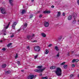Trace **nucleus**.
<instances>
[{"mask_svg":"<svg viewBox=\"0 0 79 79\" xmlns=\"http://www.w3.org/2000/svg\"><path fill=\"white\" fill-rule=\"evenodd\" d=\"M27 11V10H22V11L21 13L22 14H25L26 13V12Z\"/></svg>","mask_w":79,"mask_h":79,"instance_id":"f8f14e48","label":"nucleus"},{"mask_svg":"<svg viewBox=\"0 0 79 79\" xmlns=\"http://www.w3.org/2000/svg\"><path fill=\"white\" fill-rule=\"evenodd\" d=\"M46 68H45L44 69H36L34 70L35 71V72H37L38 73H41V72H42L43 71H44L45 70V69H46Z\"/></svg>","mask_w":79,"mask_h":79,"instance_id":"20e7f679","label":"nucleus"},{"mask_svg":"<svg viewBox=\"0 0 79 79\" xmlns=\"http://www.w3.org/2000/svg\"><path fill=\"white\" fill-rule=\"evenodd\" d=\"M61 15V12H58V14L57 15V17H59Z\"/></svg>","mask_w":79,"mask_h":79,"instance_id":"dca6fc26","label":"nucleus"},{"mask_svg":"<svg viewBox=\"0 0 79 79\" xmlns=\"http://www.w3.org/2000/svg\"><path fill=\"white\" fill-rule=\"evenodd\" d=\"M44 26L45 27H47L49 26V23L48 22L45 21L44 23Z\"/></svg>","mask_w":79,"mask_h":79,"instance_id":"0eeeda50","label":"nucleus"},{"mask_svg":"<svg viewBox=\"0 0 79 79\" xmlns=\"http://www.w3.org/2000/svg\"><path fill=\"white\" fill-rule=\"evenodd\" d=\"M35 36V35H34V34H33L32 35V36H31L32 37H34V36Z\"/></svg>","mask_w":79,"mask_h":79,"instance_id":"de8ad7c7","label":"nucleus"},{"mask_svg":"<svg viewBox=\"0 0 79 79\" xmlns=\"http://www.w3.org/2000/svg\"><path fill=\"white\" fill-rule=\"evenodd\" d=\"M76 61V59H74L73 60H72V63H74Z\"/></svg>","mask_w":79,"mask_h":79,"instance_id":"f704fd0d","label":"nucleus"},{"mask_svg":"<svg viewBox=\"0 0 79 79\" xmlns=\"http://www.w3.org/2000/svg\"><path fill=\"white\" fill-rule=\"evenodd\" d=\"M72 66L73 68H74V67H75V66H76V65L75 64H72Z\"/></svg>","mask_w":79,"mask_h":79,"instance_id":"473e14b6","label":"nucleus"},{"mask_svg":"<svg viewBox=\"0 0 79 79\" xmlns=\"http://www.w3.org/2000/svg\"><path fill=\"white\" fill-rule=\"evenodd\" d=\"M48 47H52V44H49L48 46Z\"/></svg>","mask_w":79,"mask_h":79,"instance_id":"7c9ffc66","label":"nucleus"},{"mask_svg":"<svg viewBox=\"0 0 79 79\" xmlns=\"http://www.w3.org/2000/svg\"><path fill=\"white\" fill-rule=\"evenodd\" d=\"M62 15L64 16H65V13L63 12Z\"/></svg>","mask_w":79,"mask_h":79,"instance_id":"c03bdc74","label":"nucleus"},{"mask_svg":"<svg viewBox=\"0 0 79 79\" xmlns=\"http://www.w3.org/2000/svg\"><path fill=\"white\" fill-rule=\"evenodd\" d=\"M13 0H9V2L10 3H11L13 2Z\"/></svg>","mask_w":79,"mask_h":79,"instance_id":"a878e982","label":"nucleus"},{"mask_svg":"<svg viewBox=\"0 0 79 79\" xmlns=\"http://www.w3.org/2000/svg\"><path fill=\"white\" fill-rule=\"evenodd\" d=\"M61 71V69L60 68H57L56 70V75L58 76H60L61 75V74L62 73Z\"/></svg>","mask_w":79,"mask_h":79,"instance_id":"f257e3e1","label":"nucleus"},{"mask_svg":"<svg viewBox=\"0 0 79 79\" xmlns=\"http://www.w3.org/2000/svg\"><path fill=\"white\" fill-rule=\"evenodd\" d=\"M22 28H23V27H20V28H19L18 30H17V32H19L21 29H22Z\"/></svg>","mask_w":79,"mask_h":79,"instance_id":"b1692460","label":"nucleus"},{"mask_svg":"<svg viewBox=\"0 0 79 79\" xmlns=\"http://www.w3.org/2000/svg\"><path fill=\"white\" fill-rule=\"evenodd\" d=\"M6 66V65L5 64H3L2 66V68H4Z\"/></svg>","mask_w":79,"mask_h":79,"instance_id":"2eb2a0df","label":"nucleus"},{"mask_svg":"<svg viewBox=\"0 0 79 79\" xmlns=\"http://www.w3.org/2000/svg\"><path fill=\"white\" fill-rule=\"evenodd\" d=\"M0 42H3V41H2V40H1Z\"/></svg>","mask_w":79,"mask_h":79,"instance_id":"13d9d810","label":"nucleus"},{"mask_svg":"<svg viewBox=\"0 0 79 79\" xmlns=\"http://www.w3.org/2000/svg\"><path fill=\"white\" fill-rule=\"evenodd\" d=\"M67 55H68V56H69L70 55H69V52L68 53Z\"/></svg>","mask_w":79,"mask_h":79,"instance_id":"09e8293b","label":"nucleus"},{"mask_svg":"<svg viewBox=\"0 0 79 79\" xmlns=\"http://www.w3.org/2000/svg\"><path fill=\"white\" fill-rule=\"evenodd\" d=\"M54 6H51L52 8H54Z\"/></svg>","mask_w":79,"mask_h":79,"instance_id":"603ef678","label":"nucleus"},{"mask_svg":"<svg viewBox=\"0 0 79 79\" xmlns=\"http://www.w3.org/2000/svg\"><path fill=\"white\" fill-rule=\"evenodd\" d=\"M18 54H16V55L15 56V58L17 59L18 58Z\"/></svg>","mask_w":79,"mask_h":79,"instance_id":"cd10ccee","label":"nucleus"},{"mask_svg":"<svg viewBox=\"0 0 79 79\" xmlns=\"http://www.w3.org/2000/svg\"><path fill=\"white\" fill-rule=\"evenodd\" d=\"M42 68V65L41 66H38L37 67V68H38V69H40L41 68Z\"/></svg>","mask_w":79,"mask_h":79,"instance_id":"412c9836","label":"nucleus"},{"mask_svg":"<svg viewBox=\"0 0 79 79\" xmlns=\"http://www.w3.org/2000/svg\"><path fill=\"white\" fill-rule=\"evenodd\" d=\"M33 15L32 14H31L30 15V19H31L32 18V17H33Z\"/></svg>","mask_w":79,"mask_h":79,"instance_id":"c85d7f7f","label":"nucleus"},{"mask_svg":"<svg viewBox=\"0 0 79 79\" xmlns=\"http://www.w3.org/2000/svg\"><path fill=\"white\" fill-rule=\"evenodd\" d=\"M10 73H11V72L10 71H7L5 72L6 74H9Z\"/></svg>","mask_w":79,"mask_h":79,"instance_id":"ddd939ff","label":"nucleus"},{"mask_svg":"<svg viewBox=\"0 0 79 79\" xmlns=\"http://www.w3.org/2000/svg\"><path fill=\"white\" fill-rule=\"evenodd\" d=\"M48 52H49V51H48V49H46V52H45V54H48Z\"/></svg>","mask_w":79,"mask_h":79,"instance_id":"6ab92c4d","label":"nucleus"},{"mask_svg":"<svg viewBox=\"0 0 79 79\" xmlns=\"http://www.w3.org/2000/svg\"><path fill=\"white\" fill-rule=\"evenodd\" d=\"M31 2H33L34 1V0H31Z\"/></svg>","mask_w":79,"mask_h":79,"instance_id":"6e6d98bb","label":"nucleus"},{"mask_svg":"<svg viewBox=\"0 0 79 79\" xmlns=\"http://www.w3.org/2000/svg\"><path fill=\"white\" fill-rule=\"evenodd\" d=\"M37 77V76L35 75H30L27 77L28 79H33V78H35Z\"/></svg>","mask_w":79,"mask_h":79,"instance_id":"7ed1b4c3","label":"nucleus"},{"mask_svg":"<svg viewBox=\"0 0 79 79\" xmlns=\"http://www.w3.org/2000/svg\"><path fill=\"white\" fill-rule=\"evenodd\" d=\"M73 53H74V51H72V54H73Z\"/></svg>","mask_w":79,"mask_h":79,"instance_id":"4d7b16f0","label":"nucleus"},{"mask_svg":"<svg viewBox=\"0 0 79 79\" xmlns=\"http://www.w3.org/2000/svg\"><path fill=\"white\" fill-rule=\"evenodd\" d=\"M38 56H39V55L38 54V55L35 56L34 59H35H35H36L37 58V57Z\"/></svg>","mask_w":79,"mask_h":79,"instance_id":"393cba45","label":"nucleus"},{"mask_svg":"<svg viewBox=\"0 0 79 79\" xmlns=\"http://www.w3.org/2000/svg\"><path fill=\"white\" fill-rule=\"evenodd\" d=\"M66 63V62H63L62 63L60 64V65H64V64Z\"/></svg>","mask_w":79,"mask_h":79,"instance_id":"c756f323","label":"nucleus"},{"mask_svg":"<svg viewBox=\"0 0 79 79\" xmlns=\"http://www.w3.org/2000/svg\"><path fill=\"white\" fill-rule=\"evenodd\" d=\"M17 63L18 64H20V62H19V61H18L17 62Z\"/></svg>","mask_w":79,"mask_h":79,"instance_id":"4c0bfd02","label":"nucleus"},{"mask_svg":"<svg viewBox=\"0 0 79 79\" xmlns=\"http://www.w3.org/2000/svg\"><path fill=\"white\" fill-rule=\"evenodd\" d=\"M55 49H56V51H58L59 50V49H58V47L57 46H55Z\"/></svg>","mask_w":79,"mask_h":79,"instance_id":"aec40b11","label":"nucleus"},{"mask_svg":"<svg viewBox=\"0 0 79 79\" xmlns=\"http://www.w3.org/2000/svg\"><path fill=\"white\" fill-rule=\"evenodd\" d=\"M70 77H74V75L73 74H72L70 76Z\"/></svg>","mask_w":79,"mask_h":79,"instance_id":"c9c22d12","label":"nucleus"},{"mask_svg":"<svg viewBox=\"0 0 79 79\" xmlns=\"http://www.w3.org/2000/svg\"><path fill=\"white\" fill-rule=\"evenodd\" d=\"M39 12H40V11H38V13H39Z\"/></svg>","mask_w":79,"mask_h":79,"instance_id":"052dcab7","label":"nucleus"},{"mask_svg":"<svg viewBox=\"0 0 79 79\" xmlns=\"http://www.w3.org/2000/svg\"><path fill=\"white\" fill-rule=\"evenodd\" d=\"M17 24V23L16 22H15L13 23L12 25V27L13 29H15V26H16V25Z\"/></svg>","mask_w":79,"mask_h":79,"instance_id":"6e6552de","label":"nucleus"},{"mask_svg":"<svg viewBox=\"0 0 79 79\" xmlns=\"http://www.w3.org/2000/svg\"><path fill=\"white\" fill-rule=\"evenodd\" d=\"M55 68H56L55 66H52V67H50V69H55Z\"/></svg>","mask_w":79,"mask_h":79,"instance_id":"4468645a","label":"nucleus"},{"mask_svg":"<svg viewBox=\"0 0 79 79\" xmlns=\"http://www.w3.org/2000/svg\"><path fill=\"white\" fill-rule=\"evenodd\" d=\"M64 69H66L68 68V65H64Z\"/></svg>","mask_w":79,"mask_h":79,"instance_id":"4be33fe9","label":"nucleus"},{"mask_svg":"<svg viewBox=\"0 0 79 79\" xmlns=\"http://www.w3.org/2000/svg\"><path fill=\"white\" fill-rule=\"evenodd\" d=\"M27 48L28 49V50H30V48L29 47V46H28L27 47Z\"/></svg>","mask_w":79,"mask_h":79,"instance_id":"e433bc0d","label":"nucleus"},{"mask_svg":"<svg viewBox=\"0 0 79 79\" xmlns=\"http://www.w3.org/2000/svg\"><path fill=\"white\" fill-rule=\"evenodd\" d=\"M43 13H44V14H46V13H47V10H45V11H44L43 12Z\"/></svg>","mask_w":79,"mask_h":79,"instance_id":"79ce46f5","label":"nucleus"},{"mask_svg":"<svg viewBox=\"0 0 79 79\" xmlns=\"http://www.w3.org/2000/svg\"><path fill=\"white\" fill-rule=\"evenodd\" d=\"M14 36H15V35H12L11 36H10V37H13Z\"/></svg>","mask_w":79,"mask_h":79,"instance_id":"a18cd8bd","label":"nucleus"},{"mask_svg":"<svg viewBox=\"0 0 79 79\" xmlns=\"http://www.w3.org/2000/svg\"><path fill=\"white\" fill-rule=\"evenodd\" d=\"M2 50L3 51H5L6 50V48H3L2 49Z\"/></svg>","mask_w":79,"mask_h":79,"instance_id":"58836bf2","label":"nucleus"},{"mask_svg":"<svg viewBox=\"0 0 79 79\" xmlns=\"http://www.w3.org/2000/svg\"><path fill=\"white\" fill-rule=\"evenodd\" d=\"M10 4L11 6H13V4L12 3H10Z\"/></svg>","mask_w":79,"mask_h":79,"instance_id":"8fccbe9b","label":"nucleus"},{"mask_svg":"<svg viewBox=\"0 0 79 79\" xmlns=\"http://www.w3.org/2000/svg\"><path fill=\"white\" fill-rule=\"evenodd\" d=\"M47 13L48 14H49L50 13V11H47Z\"/></svg>","mask_w":79,"mask_h":79,"instance_id":"72a5a7b5","label":"nucleus"},{"mask_svg":"<svg viewBox=\"0 0 79 79\" xmlns=\"http://www.w3.org/2000/svg\"><path fill=\"white\" fill-rule=\"evenodd\" d=\"M75 61L76 62H78V61H79V59H76L75 60Z\"/></svg>","mask_w":79,"mask_h":79,"instance_id":"37998d69","label":"nucleus"},{"mask_svg":"<svg viewBox=\"0 0 79 79\" xmlns=\"http://www.w3.org/2000/svg\"><path fill=\"white\" fill-rule=\"evenodd\" d=\"M12 45V43H10L7 44V47H10V45Z\"/></svg>","mask_w":79,"mask_h":79,"instance_id":"5701e85b","label":"nucleus"},{"mask_svg":"<svg viewBox=\"0 0 79 79\" xmlns=\"http://www.w3.org/2000/svg\"><path fill=\"white\" fill-rule=\"evenodd\" d=\"M42 15H40L39 16V17L40 18H42Z\"/></svg>","mask_w":79,"mask_h":79,"instance_id":"ea45409f","label":"nucleus"},{"mask_svg":"<svg viewBox=\"0 0 79 79\" xmlns=\"http://www.w3.org/2000/svg\"><path fill=\"white\" fill-rule=\"evenodd\" d=\"M0 10L1 11V13H2V14H5V13H6V11H5V9L4 8L1 7L0 8Z\"/></svg>","mask_w":79,"mask_h":79,"instance_id":"423d86ee","label":"nucleus"},{"mask_svg":"<svg viewBox=\"0 0 79 79\" xmlns=\"http://www.w3.org/2000/svg\"><path fill=\"white\" fill-rule=\"evenodd\" d=\"M42 79H48V77H42Z\"/></svg>","mask_w":79,"mask_h":79,"instance_id":"bb28decb","label":"nucleus"},{"mask_svg":"<svg viewBox=\"0 0 79 79\" xmlns=\"http://www.w3.org/2000/svg\"><path fill=\"white\" fill-rule=\"evenodd\" d=\"M4 35H6V34H5V33H4Z\"/></svg>","mask_w":79,"mask_h":79,"instance_id":"bf43d9fd","label":"nucleus"},{"mask_svg":"<svg viewBox=\"0 0 79 79\" xmlns=\"http://www.w3.org/2000/svg\"><path fill=\"white\" fill-rule=\"evenodd\" d=\"M42 75V73H40V76H41Z\"/></svg>","mask_w":79,"mask_h":79,"instance_id":"864d4df0","label":"nucleus"},{"mask_svg":"<svg viewBox=\"0 0 79 79\" xmlns=\"http://www.w3.org/2000/svg\"><path fill=\"white\" fill-rule=\"evenodd\" d=\"M32 37L30 35H28L27 36V38H28L29 40H31V39H32Z\"/></svg>","mask_w":79,"mask_h":79,"instance_id":"9d476101","label":"nucleus"},{"mask_svg":"<svg viewBox=\"0 0 79 79\" xmlns=\"http://www.w3.org/2000/svg\"><path fill=\"white\" fill-rule=\"evenodd\" d=\"M27 26V23H25L24 24L23 26H21V27H22V29H23V31H24V29H25Z\"/></svg>","mask_w":79,"mask_h":79,"instance_id":"1a4fd4ad","label":"nucleus"},{"mask_svg":"<svg viewBox=\"0 0 79 79\" xmlns=\"http://www.w3.org/2000/svg\"><path fill=\"white\" fill-rule=\"evenodd\" d=\"M61 37H60V38H59V40H61Z\"/></svg>","mask_w":79,"mask_h":79,"instance_id":"3c124183","label":"nucleus"},{"mask_svg":"<svg viewBox=\"0 0 79 79\" xmlns=\"http://www.w3.org/2000/svg\"><path fill=\"white\" fill-rule=\"evenodd\" d=\"M21 71L23 72H24V70H22Z\"/></svg>","mask_w":79,"mask_h":79,"instance_id":"5fc2aeb1","label":"nucleus"},{"mask_svg":"<svg viewBox=\"0 0 79 79\" xmlns=\"http://www.w3.org/2000/svg\"><path fill=\"white\" fill-rule=\"evenodd\" d=\"M31 42H37V41L36 40H34L33 41H31Z\"/></svg>","mask_w":79,"mask_h":79,"instance_id":"a19ab883","label":"nucleus"},{"mask_svg":"<svg viewBox=\"0 0 79 79\" xmlns=\"http://www.w3.org/2000/svg\"><path fill=\"white\" fill-rule=\"evenodd\" d=\"M10 22L9 23V24H8V25L6 26V27L5 28V29H8V27H9V26H10Z\"/></svg>","mask_w":79,"mask_h":79,"instance_id":"a211bd4d","label":"nucleus"},{"mask_svg":"<svg viewBox=\"0 0 79 79\" xmlns=\"http://www.w3.org/2000/svg\"><path fill=\"white\" fill-rule=\"evenodd\" d=\"M41 35L43 37H46V34L44 33H41Z\"/></svg>","mask_w":79,"mask_h":79,"instance_id":"9b49d317","label":"nucleus"},{"mask_svg":"<svg viewBox=\"0 0 79 79\" xmlns=\"http://www.w3.org/2000/svg\"><path fill=\"white\" fill-rule=\"evenodd\" d=\"M34 49L35 52H39L40 51V48L39 46H35L34 48Z\"/></svg>","mask_w":79,"mask_h":79,"instance_id":"f03ea898","label":"nucleus"},{"mask_svg":"<svg viewBox=\"0 0 79 79\" xmlns=\"http://www.w3.org/2000/svg\"><path fill=\"white\" fill-rule=\"evenodd\" d=\"M73 17H74V20H73V22H72V23L73 24H74L75 23H76V19H75V18L77 17V14L76 13H74L73 14Z\"/></svg>","mask_w":79,"mask_h":79,"instance_id":"39448f33","label":"nucleus"},{"mask_svg":"<svg viewBox=\"0 0 79 79\" xmlns=\"http://www.w3.org/2000/svg\"><path fill=\"white\" fill-rule=\"evenodd\" d=\"M77 3H78V5H79V0H78L77 1Z\"/></svg>","mask_w":79,"mask_h":79,"instance_id":"49530a36","label":"nucleus"},{"mask_svg":"<svg viewBox=\"0 0 79 79\" xmlns=\"http://www.w3.org/2000/svg\"><path fill=\"white\" fill-rule=\"evenodd\" d=\"M72 19V16L71 15H70L68 17V19L69 20H71Z\"/></svg>","mask_w":79,"mask_h":79,"instance_id":"f3484780","label":"nucleus"},{"mask_svg":"<svg viewBox=\"0 0 79 79\" xmlns=\"http://www.w3.org/2000/svg\"><path fill=\"white\" fill-rule=\"evenodd\" d=\"M56 56L57 57H59V56H60V54L59 53H58L57 54Z\"/></svg>","mask_w":79,"mask_h":79,"instance_id":"2f4dec72","label":"nucleus"}]
</instances>
